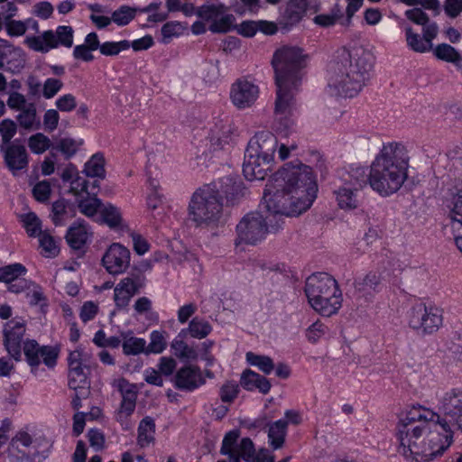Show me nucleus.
<instances>
[{"label": "nucleus", "mask_w": 462, "mask_h": 462, "mask_svg": "<svg viewBox=\"0 0 462 462\" xmlns=\"http://www.w3.org/2000/svg\"><path fill=\"white\" fill-rule=\"evenodd\" d=\"M317 191L318 185L310 166L299 161L286 163L265 186L263 206L267 215L261 212L245 215L236 227L235 245H255L268 233H276L283 223L282 217L306 211L316 199Z\"/></svg>", "instance_id": "f257e3e1"}, {"label": "nucleus", "mask_w": 462, "mask_h": 462, "mask_svg": "<svg viewBox=\"0 0 462 462\" xmlns=\"http://www.w3.org/2000/svg\"><path fill=\"white\" fill-rule=\"evenodd\" d=\"M373 65L372 54L363 47L342 48L331 66L328 87L336 96L354 97L370 80Z\"/></svg>", "instance_id": "f03ea898"}, {"label": "nucleus", "mask_w": 462, "mask_h": 462, "mask_svg": "<svg viewBox=\"0 0 462 462\" xmlns=\"http://www.w3.org/2000/svg\"><path fill=\"white\" fill-rule=\"evenodd\" d=\"M410 157L401 143L383 144L370 167L369 185L382 197L397 192L407 178Z\"/></svg>", "instance_id": "7ed1b4c3"}, {"label": "nucleus", "mask_w": 462, "mask_h": 462, "mask_svg": "<svg viewBox=\"0 0 462 462\" xmlns=\"http://www.w3.org/2000/svg\"><path fill=\"white\" fill-rule=\"evenodd\" d=\"M302 49L296 46H282L275 51L272 65L275 73L276 100L275 113L286 114L291 106L294 91L301 80L300 70L305 67Z\"/></svg>", "instance_id": "20e7f679"}, {"label": "nucleus", "mask_w": 462, "mask_h": 462, "mask_svg": "<svg viewBox=\"0 0 462 462\" xmlns=\"http://www.w3.org/2000/svg\"><path fill=\"white\" fill-rule=\"evenodd\" d=\"M305 294L311 307L325 317L336 314L342 305V293L337 281L326 273L310 275Z\"/></svg>", "instance_id": "39448f33"}, {"label": "nucleus", "mask_w": 462, "mask_h": 462, "mask_svg": "<svg viewBox=\"0 0 462 462\" xmlns=\"http://www.w3.org/2000/svg\"><path fill=\"white\" fill-rule=\"evenodd\" d=\"M224 202L220 201L206 185L197 189L189 203V217L196 226H213L223 217Z\"/></svg>", "instance_id": "423d86ee"}, {"label": "nucleus", "mask_w": 462, "mask_h": 462, "mask_svg": "<svg viewBox=\"0 0 462 462\" xmlns=\"http://www.w3.org/2000/svg\"><path fill=\"white\" fill-rule=\"evenodd\" d=\"M429 429L427 422L410 427L399 428L397 439L400 442L399 452L407 458L416 462H427V455L430 448L426 447V433Z\"/></svg>", "instance_id": "0eeeda50"}, {"label": "nucleus", "mask_w": 462, "mask_h": 462, "mask_svg": "<svg viewBox=\"0 0 462 462\" xmlns=\"http://www.w3.org/2000/svg\"><path fill=\"white\" fill-rule=\"evenodd\" d=\"M442 310L423 302L414 304L409 311V325L419 334H433L441 327Z\"/></svg>", "instance_id": "6e6552de"}, {"label": "nucleus", "mask_w": 462, "mask_h": 462, "mask_svg": "<svg viewBox=\"0 0 462 462\" xmlns=\"http://www.w3.org/2000/svg\"><path fill=\"white\" fill-rule=\"evenodd\" d=\"M439 410L443 416L437 413V420L433 424L435 427L462 430V390L452 389L447 392L440 400Z\"/></svg>", "instance_id": "1a4fd4ad"}, {"label": "nucleus", "mask_w": 462, "mask_h": 462, "mask_svg": "<svg viewBox=\"0 0 462 462\" xmlns=\"http://www.w3.org/2000/svg\"><path fill=\"white\" fill-rule=\"evenodd\" d=\"M239 430H233L228 431L222 440L220 454L227 456L230 462L250 459L254 452V446L251 439L243 438L239 441Z\"/></svg>", "instance_id": "9d476101"}, {"label": "nucleus", "mask_w": 462, "mask_h": 462, "mask_svg": "<svg viewBox=\"0 0 462 462\" xmlns=\"http://www.w3.org/2000/svg\"><path fill=\"white\" fill-rule=\"evenodd\" d=\"M68 364L69 387L72 390L90 388V365L87 355L80 349L71 351L68 357Z\"/></svg>", "instance_id": "9b49d317"}, {"label": "nucleus", "mask_w": 462, "mask_h": 462, "mask_svg": "<svg viewBox=\"0 0 462 462\" xmlns=\"http://www.w3.org/2000/svg\"><path fill=\"white\" fill-rule=\"evenodd\" d=\"M433 423H427V428L429 429L426 433V447H429L430 449L427 455V462L433 460L438 456H441L448 448L453 442V434L454 430L450 428V430L445 429L444 427L437 426L435 427Z\"/></svg>", "instance_id": "f8f14e48"}, {"label": "nucleus", "mask_w": 462, "mask_h": 462, "mask_svg": "<svg viewBox=\"0 0 462 462\" xmlns=\"http://www.w3.org/2000/svg\"><path fill=\"white\" fill-rule=\"evenodd\" d=\"M206 186L224 206H233L243 197L242 181L237 176H226Z\"/></svg>", "instance_id": "ddd939ff"}, {"label": "nucleus", "mask_w": 462, "mask_h": 462, "mask_svg": "<svg viewBox=\"0 0 462 462\" xmlns=\"http://www.w3.org/2000/svg\"><path fill=\"white\" fill-rule=\"evenodd\" d=\"M130 251L119 243H113L102 257L106 270L113 275L124 273L130 265Z\"/></svg>", "instance_id": "4468645a"}, {"label": "nucleus", "mask_w": 462, "mask_h": 462, "mask_svg": "<svg viewBox=\"0 0 462 462\" xmlns=\"http://www.w3.org/2000/svg\"><path fill=\"white\" fill-rule=\"evenodd\" d=\"M32 444V438L27 432H19L12 439L9 448L10 458L12 462H42L48 456V451L26 452L22 448H28Z\"/></svg>", "instance_id": "2eb2a0df"}, {"label": "nucleus", "mask_w": 462, "mask_h": 462, "mask_svg": "<svg viewBox=\"0 0 462 462\" xmlns=\"http://www.w3.org/2000/svg\"><path fill=\"white\" fill-rule=\"evenodd\" d=\"M277 146L278 139L272 132L260 131L250 139L245 152L273 162Z\"/></svg>", "instance_id": "dca6fc26"}, {"label": "nucleus", "mask_w": 462, "mask_h": 462, "mask_svg": "<svg viewBox=\"0 0 462 462\" xmlns=\"http://www.w3.org/2000/svg\"><path fill=\"white\" fill-rule=\"evenodd\" d=\"M25 334L23 320L12 319L4 328V345L8 354L15 360L22 356V342Z\"/></svg>", "instance_id": "f3484780"}, {"label": "nucleus", "mask_w": 462, "mask_h": 462, "mask_svg": "<svg viewBox=\"0 0 462 462\" xmlns=\"http://www.w3.org/2000/svg\"><path fill=\"white\" fill-rule=\"evenodd\" d=\"M23 349L27 362L32 367L38 366L42 359L50 368L56 365L58 351L54 347L40 346L35 340H28L24 342Z\"/></svg>", "instance_id": "a211bd4d"}, {"label": "nucleus", "mask_w": 462, "mask_h": 462, "mask_svg": "<svg viewBox=\"0 0 462 462\" xmlns=\"http://www.w3.org/2000/svg\"><path fill=\"white\" fill-rule=\"evenodd\" d=\"M5 166L14 175L17 171L26 170L29 164L28 153L24 145L14 141L0 146Z\"/></svg>", "instance_id": "6ab92c4d"}, {"label": "nucleus", "mask_w": 462, "mask_h": 462, "mask_svg": "<svg viewBox=\"0 0 462 462\" xmlns=\"http://www.w3.org/2000/svg\"><path fill=\"white\" fill-rule=\"evenodd\" d=\"M258 87L247 80H237L232 85L230 97L239 109L251 106L258 97Z\"/></svg>", "instance_id": "aec40b11"}, {"label": "nucleus", "mask_w": 462, "mask_h": 462, "mask_svg": "<svg viewBox=\"0 0 462 462\" xmlns=\"http://www.w3.org/2000/svg\"><path fill=\"white\" fill-rule=\"evenodd\" d=\"M273 162L257 155L245 152L243 163L244 175L248 180H263L268 172L272 171Z\"/></svg>", "instance_id": "412c9836"}, {"label": "nucleus", "mask_w": 462, "mask_h": 462, "mask_svg": "<svg viewBox=\"0 0 462 462\" xmlns=\"http://www.w3.org/2000/svg\"><path fill=\"white\" fill-rule=\"evenodd\" d=\"M174 386L182 391H193L205 383L199 367L185 365L179 369L173 379Z\"/></svg>", "instance_id": "4be33fe9"}, {"label": "nucleus", "mask_w": 462, "mask_h": 462, "mask_svg": "<svg viewBox=\"0 0 462 462\" xmlns=\"http://www.w3.org/2000/svg\"><path fill=\"white\" fill-rule=\"evenodd\" d=\"M308 5L307 0H289L280 16L282 28L288 31L298 24L305 16Z\"/></svg>", "instance_id": "5701e85b"}, {"label": "nucleus", "mask_w": 462, "mask_h": 462, "mask_svg": "<svg viewBox=\"0 0 462 462\" xmlns=\"http://www.w3.org/2000/svg\"><path fill=\"white\" fill-rule=\"evenodd\" d=\"M240 384L246 391L252 392L258 390L263 394H267L272 387V383L269 379L250 369H245L242 373Z\"/></svg>", "instance_id": "b1692460"}, {"label": "nucleus", "mask_w": 462, "mask_h": 462, "mask_svg": "<svg viewBox=\"0 0 462 462\" xmlns=\"http://www.w3.org/2000/svg\"><path fill=\"white\" fill-rule=\"evenodd\" d=\"M231 129L227 124H223L222 121L219 125L217 123L215 127L210 130L209 140L214 151L224 150L230 146L232 137L230 135Z\"/></svg>", "instance_id": "393cba45"}, {"label": "nucleus", "mask_w": 462, "mask_h": 462, "mask_svg": "<svg viewBox=\"0 0 462 462\" xmlns=\"http://www.w3.org/2000/svg\"><path fill=\"white\" fill-rule=\"evenodd\" d=\"M358 190L354 189L350 186L343 185L334 190L336 200L340 208L345 210L356 209L359 207L360 200L357 196Z\"/></svg>", "instance_id": "a878e982"}, {"label": "nucleus", "mask_w": 462, "mask_h": 462, "mask_svg": "<svg viewBox=\"0 0 462 462\" xmlns=\"http://www.w3.org/2000/svg\"><path fill=\"white\" fill-rule=\"evenodd\" d=\"M90 234L87 226L82 223L71 226L66 234L68 245L74 250L82 249L89 239Z\"/></svg>", "instance_id": "bb28decb"}, {"label": "nucleus", "mask_w": 462, "mask_h": 462, "mask_svg": "<svg viewBox=\"0 0 462 462\" xmlns=\"http://www.w3.org/2000/svg\"><path fill=\"white\" fill-rule=\"evenodd\" d=\"M437 420V413L420 408L413 407L401 420L398 424L399 428L410 427L411 425H419L421 422L433 423Z\"/></svg>", "instance_id": "cd10ccee"}, {"label": "nucleus", "mask_w": 462, "mask_h": 462, "mask_svg": "<svg viewBox=\"0 0 462 462\" xmlns=\"http://www.w3.org/2000/svg\"><path fill=\"white\" fill-rule=\"evenodd\" d=\"M25 43L32 50L42 53L48 52L51 49L58 46L55 33L51 30L44 32L42 36L27 37Z\"/></svg>", "instance_id": "c85d7f7f"}, {"label": "nucleus", "mask_w": 462, "mask_h": 462, "mask_svg": "<svg viewBox=\"0 0 462 462\" xmlns=\"http://www.w3.org/2000/svg\"><path fill=\"white\" fill-rule=\"evenodd\" d=\"M2 46L6 49L5 51L7 52V57L5 60L6 69L12 73L20 72L25 65L24 54L22 49L14 47L7 41H3Z\"/></svg>", "instance_id": "c756f323"}, {"label": "nucleus", "mask_w": 462, "mask_h": 462, "mask_svg": "<svg viewBox=\"0 0 462 462\" xmlns=\"http://www.w3.org/2000/svg\"><path fill=\"white\" fill-rule=\"evenodd\" d=\"M137 290L131 287L127 282L120 281L114 289V301L118 310L125 309L135 294L139 293Z\"/></svg>", "instance_id": "7c9ffc66"}, {"label": "nucleus", "mask_w": 462, "mask_h": 462, "mask_svg": "<svg viewBox=\"0 0 462 462\" xmlns=\"http://www.w3.org/2000/svg\"><path fill=\"white\" fill-rule=\"evenodd\" d=\"M432 50L433 54L437 59L446 62L453 63L458 68L462 67V56L451 45L447 43H440Z\"/></svg>", "instance_id": "2f4dec72"}, {"label": "nucleus", "mask_w": 462, "mask_h": 462, "mask_svg": "<svg viewBox=\"0 0 462 462\" xmlns=\"http://www.w3.org/2000/svg\"><path fill=\"white\" fill-rule=\"evenodd\" d=\"M16 119L20 126L26 130L39 129L41 125L40 119L37 117L36 107L32 103L28 104L25 108L20 111Z\"/></svg>", "instance_id": "473e14b6"}, {"label": "nucleus", "mask_w": 462, "mask_h": 462, "mask_svg": "<svg viewBox=\"0 0 462 462\" xmlns=\"http://www.w3.org/2000/svg\"><path fill=\"white\" fill-rule=\"evenodd\" d=\"M369 179L370 173L367 174L364 167L358 166L351 168L347 173V178L344 180V184L359 191L369 183Z\"/></svg>", "instance_id": "72a5a7b5"}, {"label": "nucleus", "mask_w": 462, "mask_h": 462, "mask_svg": "<svg viewBox=\"0 0 462 462\" xmlns=\"http://www.w3.org/2000/svg\"><path fill=\"white\" fill-rule=\"evenodd\" d=\"M287 427L288 422L285 420H279L270 425L268 438L274 449L282 447L285 440Z\"/></svg>", "instance_id": "f704fd0d"}, {"label": "nucleus", "mask_w": 462, "mask_h": 462, "mask_svg": "<svg viewBox=\"0 0 462 462\" xmlns=\"http://www.w3.org/2000/svg\"><path fill=\"white\" fill-rule=\"evenodd\" d=\"M84 172L88 177L105 179V158L103 153L97 152L85 163Z\"/></svg>", "instance_id": "c9c22d12"}, {"label": "nucleus", "mask_w": 462, "mask_h": 462, "mask_svg": "<svg viewBox=\"0 0 462 462\" xmlns=\"http://www.w3.org/2000/svg\"><path fill=\"white\" fill-rule=\"evenodd\" d=\"M451 227L455 232H460L462 229V198H457L453 208L449 212ZM456 245L462 253V235L455 237Z\"/></svg>", "instance_id": "e433bc0d"}, {"label": "nucleus", "mask_w": 462, "mask_h": 462, "mask_svg": "<svg viewBox=\"0 0 462 462\" xmlns=\"http://www.w3.org/2000/svg\"><path fill=\"white\" fill-rule=\"evenodd\" d=\"M155 423L151 417L143 418L138 427V444L142 447H147L154 440Z\"/></svg>", "instance_id": "4c0bfd02"}, {"label": "nucleus", "mask_w": 462, "mask_h": 462, "mask_svg": "<svg viewBox=\"0 0 462 462\" xmlns=\"http://www.w3.org/2000/svg\"><path fill=\"white\" fill-rule=\"evenodd\" d=\"M380 283L381 276L374 272H370L363 279L356 281L354 286L356 291L365 295L378 291Z\"/></svg>", "instance_id": "58836bf2"}, {"label": "nucleus", "mask_w": 462, "mask_h": 462, "mask_svg": "<svg viewBox=\"0 0 462 462\" xmlns=\"http://www.w3.org/2000/svg\"><path fill=\"white\" fill-rule=\"evenodd\" d=\"M27 270L24 265L19 263L5 265L0 268V282L10 283L11 282L24 276Z\"/></svg>", "instance_id": "ea45409f"}, {"label": "nucleus", "mask_w": 462, "mask_h": 462, "mask_svg": "<svg viewBox=\"0 0 462 462\" xmlns=\"http://www.w3.org/2000/svg\"><path fill=\"white\" fill-rule=\"evenodd\" d=\"M406 42L409 48L415 52L424 53L430 50V45L425 42L423 37L414 32L411 27L405 29Z\"/></svg>", "instance_id": "a19ab883"}, {"label": "nucleus", "mask_w": 462, "mask_h": 462, "mask_svg": "<svg viewBox=\"0 0 462 462\" xmlns=\"http://www.w3.org/2000/svg\"><path fill=\"white\" fill-rule=\"evenodd\" d=\"M245 356L251 365L257 366L265 374H270L275 367L273 359L267 356L247 352Z\"/></svg>", "instance_id": "79ce46f5"}, {"label": "nucleus", "mask_w": 462, "mask_h": 462, "mask_svg": "<svg viewBox=\"0 0 462 462\" xmlns=\"http://www.w3.org/2000/svg\"><path fill=\"white\" fill-rule=\"evenodd\" d=\"M38 237L40 246L43 251L44 256L55 257L59 254L60 248L57 241L50 233L44 231L41 233Z\"/></svg>", "instance_id": "37998d69"}, {"label": "nucleus", "mask_w": 462, "mask_h": 462, "mask_svg": "<svg viewBox=\"0 0 462 462\" xmlns=\"http://www.w3.org/2000/svg\"><path fill=\"white\" fill-rule=\"evenodd\" d=\"M21 220L29 236H39L42 231V221L33 212H29L21 217Z\"/></svg>", "instance_id": "c03bdc74"}, {"label": "nucleus", "mask_w": 462, "mask_h": 462, "mask_svg": "<svg viewBox=\"0 0 462 462\" xmlns=\"http://www.w3.org/2000/svg\"><path fill=\"white\" fill-rule=\"evenodd\" d=\"M82 142H77L72 138H61L53 143V149L60 152L65 159L71 158L78 152Z\"/></svg>", "instance_id": "a18cd8bd"}, {"label": "nucleus", "mask_w": 462, "mask_h": 462, "mask_svg": "<svg viewBox=\"0 0 462 462\" xmlns=\"http://www.w3.org/2000/svg\"><path fill=\"white\" fill-rule=\"evenodd\" d=\"M51 141L49 137L42 133L32 134L28 139V146L30 150L36 154L43 153L45 151L50 149Z\"/></svg>", "instance_id": "49530a36"}, {"label": "nucleus", "mask_w": 462, "mask_h": 462, "mask_svg": "<svg viewBox=\"0 0 462 462\" xmlns=\"http://www.w3.org/2000/svg\"><path fill=\"white\" fill-rule=\"evenodd\" d=\"M225 12L223 5H204L197 9L196 14L206 21H212V23L218 18Z\"/></svg>", "instance_id": "de8ad7c7"}, {"label": "nucleus", "mask_w": 462, "mask_h": 462, "mask_svg": "<svg viewBox=\"0 0 462 462\" xmlns=\"http://www.w3.org/2000/svg\"><path fill=\"white\" fill-rule=\"evenodd\" d=\"M124 337L123 351L125 355H138L145 350V340L131 337L127 338L125 334H122Z\"/></svg>", "instance_id": "09e8293b"}, {"label": "nucleus", "mask_w": 462, "mask_h": 462, "mask_svg": "<svg viewBox=\"0 0 462 462\" xmlns=\"http://www.w3.org/2000/svg\"><path fill=\"white\" fill-rule=\"evenodd\" d=\"M135 16V9L127 5H122L117 10L114 11L111 15L112 22L118 26L128 24Z\"/></svg>", "instance_id": "8fccbe9b"}, {"label": "nucleus", "mask_w": 462, "mask_h": 462, "mask_svg": "<svg viewBox=\"0 0 462 462\" xmlns=\"http://www.w3.org/2000/svg\"><path fill=\"white\" fill-rule=\"evenodd\" d=\"M189 333L193 337L204 338L211 332V326L208 321L194 318L189 325Z\"/></svg>", "instance_id": "3c124183"}, {"label": "nucleus", "mask_w": 462, "mask_h": 462, "mask_svg": "<svg viewBox=\"0 0 462 462\" xmlns=\"http://www.w3.org/2000/svg\"><path fill=\"white\" fill-rule=\"evenodd\" d=\"M130 48V42L123 40L120 42H106L100 46V53L105 56H115L120 51L128 50Z\"/></svg>", "instance_id": "603ef678"}, {"label": "nucleus", "mask_w": 462, "mask_h": 462, "mask_svg": "<svg viewBox=\"0 0 462 462\" xmlns=\"http://www.w3.org/2000/svg\"><path fill=\"white\" fill-rule=\"evenodd\" d=\"M101 200L97 198L96 194H94V197L88 196L86 199H82L79 202V208L84 215L93 217L101 208Z\"/></svg>", "instance_id": "864d4df0"}, {"label": "nucleus", "mask_w": 462, "mask_h": 462, "mask_svg": "<svg viewBox=\"0 0 462 462\" xmlns=\"http://www.w3.org/2000/svg\"><path fill=\"white\" fill-rule=\"evenodd\" d=\"M235 17L232 14H226L219 19L217 18L210 25L209 30L212 32L225 33L234 27Z\"/></svg>", "instance_id": "5fc2aeb1"}, {"label": "nucleus", "mask_w": 462, "mask_h": 462, "mask_svg": "<svg viewBox=\"0 0 462 462\" xmlns=\"http://www.w3.org/2000/svg\"><path fill=\"white\" fill-rule=\"evenodd\" d=\"M17 132V125L14 121L12 119H4L0 123V134L2 136V144L6 145L12 143V138L15 135Z\"/></svg>", "instance_id": "6e6d98bb"}, {"label": "nucleus", "mask_w": 462, "mask_h": 462, "mask_svg": "<svg viewBox=\"0 0 462 462\" xmlns=\"http://www.w3.org/2000/svg\"><path fill=\"white\" fill-rule=\"evenodd\" d=\"M171 347L175 351V355L180 358L194 360L198 356L195 349L189 346L183 340L175 339L171 343Z\"/></svg>", "instance_id": "4d7b16f0"}, {"label": "nucleus", "mask_w": 462, "mask_h": 462, "mask_svg": "<svg viewBox=\"0 0 462 462\" xmlns=\"http://www.w3.org/2000/svg\"><path fill=\"white\" fill-rule=\"evenodd\" d=\"M121 281L125 283L127 282L128 285L140 291L145 286L146 278L135 266H133L128 276L123 278Z\"/></svg>", "instance_id": "13d9d810"}, {"label": "nucleus", "mask_w": 462, "mask_h": 462, "mask_svg": "<svg viewBox=\"0 0 462 462\" xmlns=\"http://www.w3.org/2000/svg\"><path fill=\"white\" fill-rule=\"evenodd\" d=\"M101 215L104 222L110 227H116L121 223V215L118 209L112 205L106 206L101 210Z\"/></svg>", "instance_id": "bf43d9fd"}, {"label": "nucleus", "mask_w": 462, "mask_h": 462, "mask_svg": "<svg viewBox=\"0 0 462 462\" xmlns=\"http://www.w3.org/2000/svg\"><path fill=\"white\" fill-rule=\"evenodd\" d=\"M68 216L67 201L59 199L52 204V221L55 226L62 225Z\"/></svg>", "instance_id": "052dcab7"}, {"label": "nucleus", "mask_w": 462, "mask_h": 462, "mask_svg": "<svg viewBox=\"0 0 462 462\" xmlns=\"http://www.w3.org/2000/svg\"><path fill=\"white\" fill-rule=\"evenodd\" d=\"M239 386L235 382H226L219 391L220 399L223 402H232L238 395Z\"/></svg>", "instance_id": "680f3d73"}, {"label": "nucleus", "mask_w": 462, "mask_h": 462, "mask_svg": "<svg viewBox=\"0 0 462 462\" xmlns=\"http://www.w3.org/2000/svg\"><path fill=\"white\" fill-rule=\"evenodd\" d=\"M183 27L179 22H168L162 27V42L169 43L171 39L181 33Z\"/></svg>", "instance_id": "e2e57ef3"}, {"label": "nucleus", "mask_w": 462, "mask_h": 462, "mask_svg": "<svg viewBox=\"0 0 462 462\" xmlns=\"http://www.w3.org/2000/svg\"><path fill=\"white\" fill-rule=\"evenodd\" d=\"M166 346V342L162 333L153 331L151 334V342L146 348V353H162Z\"/></svg>", "instance_id": "0e129e2a"}, {"label": "nucleus", "mask_w": 462, "mask_h": 462, "mask_svg": "<svg viewBox=\"0 0 462 462\" xmlns=\"http://www.w3.org/2000/svg\"><path fill=\"white\" fill-rule=\"evenodd\" d=\"M63 87L61 80L54 78H49L42 85V95L45 98L53 97Z\"/></svg>", "instance_id": "69168bd1"}, {"label": "nucleus", "mask_w": 462, "mask_h": 462, "mask_svg": "<svg viewBox=\"0 0 462 462\" xmlns=\"http://www.w3.org/2000/svg\"><path fill=\"white\" fill-rule=\"evenodd\" d=\"M51 192V185L47 180L38 182L32 189V195L39 202H46L50 199Z\"/></svg>", "instance_id": "338daca9"}, {"label": "nucleus", "mask_w": 462, "mask_h": 462, "mask_svg": "<svg viewBox=\"0 0 462 462\" xmlns=\"http://www.w3.org/2000/svg\"><path fill=\"white\" fill-rule=\"evenodd\" d=\"M56 40L58 45L71 47L73 43V30L70 26H59L56 31Z\"/></svg>", "instance_id": "774afa93"}]
</instances>
